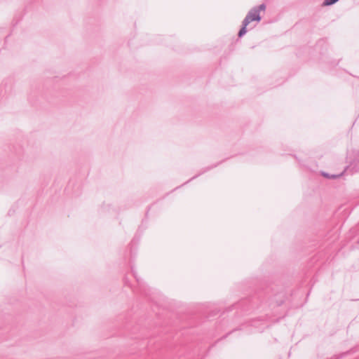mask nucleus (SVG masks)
I'll return each mask as SVG.
<instances>
[{"instance_id":"nucleus-1","label":"nucleus","mask_w":359,"mask_h":359,"mask_svg":"<svg viewBox=\"0 0 359 359\" xmlns=\"http://www.w3.org/2000/svg\"><path fill=\"white\" fill-rule=\"evenodd\" d=\"M266 8V6L264 4H261L257 8H252L247 15L245 20L243 22V27L241 29L238 33V36L241 37L243 36L246 32L247 26L252 22L256 21L257 22H259L261 20L260 16V11H264Z\"/></svg>"},{"instance_id":"nucleus-2","label":"nucleus","mask_w":359,"mask_h":359,"mask_svg":"<svg viewBox=\"0 0 359 359\" xmlns=\"http://www.w3.org/2000/svg\"><path fill=\"white\" fill-rule=\"evenodd\" d=\"M338 0H325L324 2L325 6H330L336 3Z\"/></svg>"}]
</instances>
